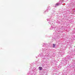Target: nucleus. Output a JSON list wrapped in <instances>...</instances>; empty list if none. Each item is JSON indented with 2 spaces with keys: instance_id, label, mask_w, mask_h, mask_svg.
Instances as JSON below:
<instances>
[{
  "instance_id": "nucleus-1",
  "label": "nucleus",
  "mask_w": 75,
  "mask_h": 75,
  "mask_svg": "<svg viewBox=\"0 0 75 75\" xmlns=\"http://www.w3.org/2000/svg\"><path fill=\"white\" fill-rule=\"evenodd\" d=\"M39 70H40V71H41V70H42V67H40L39 68Z\"/></svg>"
},
{
  "instance_id": "nucleus-2",
  "label": "nucleus",
  "mask_w": 75,
  "mask_h": 75,
  "mask_svg": "<svg viewBox=\"0 0 75 75\" xmlns=\"http://www.w3.org/2000/svg\"><path fill=\"white\" fill-rule=\"evenodd\" d=\"M53 48H55V44H53Z\"/></svg>"
},
{
  "instance_id": "nucleus-3",
  "label": "nucleus",
  "mask_w": 75,
  "mask_h": 75,
  "mask_svg": "<svg viewBox=\"0 0 75 75\" xmlns=\"http://www.w3.org/2000/svg\"><path fill=\"white\" fill-rule=\"evenodd\" d=\"M58 5H59V4H56V6H58Z\"/></svg>"
}]
</instances>
